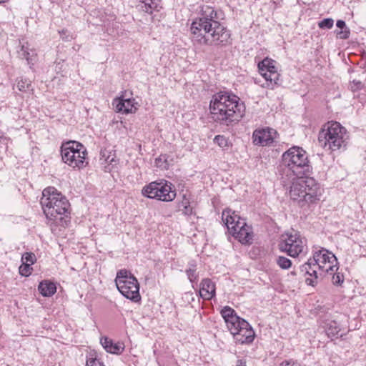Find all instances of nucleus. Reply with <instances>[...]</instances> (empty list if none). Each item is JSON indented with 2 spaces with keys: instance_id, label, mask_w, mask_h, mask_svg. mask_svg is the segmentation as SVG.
Listing matches in <instances>:
<instances>
[{
  "instance_id": "obj_1",
  "label": "nucleus",
  "mask_w": 366,
  "mask_h": 366,
  "mask_svg": "<svg viewBox=\"0 0 366 366\" xmlns=\"http://www.w3.org/2000/svg\"><path fill=\"white\" fill-rule=\"evenodd\" d=\"M220 10L203 6L200 16L192 21L190 27L194 44L223 46L231 43V33L219 21L223 19Z\"/></svg>"
},
{
  "instance_id": "obj_2",
  "label": "nucleus",
  "mask_w": 366,
  "mask_h": 366,
  "mask_svg": "<svg viewBox=\"0 0 366 366\" xmlns=\"http://www.w3.org/2000/svg\"><path fill=\"white\" fill-rule=\"evenodd\" d=\"M212 119L220 124L229 126L239 122L245 114V105L232 92L214 94L209 103Z\"/></svg>"
},
{
  "instance_id": "obj_3",
  "label": "nucleus",
  "mask_w": 366,
  "mask_h": 366,
  "mask_svg": "<svg viewBox=\"0 0 366 366\" xmlns=\"http://www.w3.org/2000/svg\"><path fill=\"white\" fill-rule=\"evenodd\" d=\"M40 203L47 219L64 227L69 224L70 204L56 188H45L42 192Z\"/></svg>"
},
{
  "instance_id": "obj_4",
  "label": "nucleus",
  "mask_w": 366,
  "mask_h": 366,
  "mask_svg": "<svg viewBox=\"0 0 366 366\" xmlns=\"http://www.w3.org/2000/svg\"><path fill=\"white\" fill-rule=\"evenodd\" d=\"M290 189V198L299 202L314 203L320 199L321 189L317 181L306 176H295Z\"/></svg>"
},
{
  "instance_id": "obj_5",
  "label": "nucleus",
  "mask_w": 366,
  "mask_h": 366,
  "mask_svg": "<svg viewBox=\"0 0 366 366\" xmlns=\"http://www.w3.org/2000/svg\"><path fill=\"white\" fill-rule=\"evenodd\" d=\"M348 139L347 129L337 122H328L318 134L320 146L332 152L345 149Z\"/></svg>"
},
{
  "instance_id": "obj_6",
  "label": "nucleus",
  "mask_w": 366,
  "mask_h": 366,
  "mask_svg": "<svg viewBox=\"0 0 366 366\" xmlns=\"http://www.w3.org/2000/svg\"><path fill=\"white\" fill-rule=\"evenodd\" d=\"M282 163L295 176L309 175L312 169L306 151L297 146L290 148L283 153Z\"/></svg>"
},
{
  "instance_id": "obj_7",
  "label": "nucleus",
  "mask_w": 366,
  "mask_h": 366,
  "mask_svg": "<svg viewBox=\"0 0 366 366\" xmlns=\"http://www.w3.org/2000/svg\"><path fill=\"white\" fill-rule=\"evenodd\" d=\"M61 159L73 169H82L88 164L86 148L80 142L67 141L60 147Z\"/></svg>"
},
{
  "instance_id": "obj_8",
  "label": "nucleus",
  "mask_w": 366,
  "mask_h": 366,
  "mask_svg": "<svg viewBox=\"0 0 366 366\" xmlns=\"http://www.w3.org/2000/svg\"><path fill=\"white\" fill-rule=\"evenodd\" d=\"M279 247L282 252L287 253L292 257H296L305 252L306 239L300 235V232L292 230L281 236Z\"/></svg>"
},
{
  "instance_id": "obj_9",
  "label": "nucleus",
  "mask_w": 366,
  "mask_h": 366,
  "mask_svg": "<svg viewBox=\"0 0 366 366\" xmlns=\"http://www.w3.org/2000/svg\"><path fill=\"white\" fill-rule=\"evenodd\" d=\"M142 193L144 197L163 202H171L176 197L172 184L167 181L152 182L142 188Z\"/></svg>"
},
{
  "instance_id": "obj_10",
  "label": "nucleus",
  "mask_w": 366,
  "mask_h": 366,
  "mask_svg": "<svg viewBox=\"0 0 366 366\" xmlns=\"http://www.w3.org/2000/svg\"><path fill=\"white\" fill-rule=\"evenodd\" d=\"M312 261L319 267L320 275L332 274L338 270V262L336 256L323 247H315L312 252Z\"/></svg>"
},
{
  "instance_id": "obj_11",
  "label": "nucleus",
  "mask_w": 366,
  "mask_h": 366,
  "mask_svg": "<svg viewBox=\"0 0 366 366\" xmlns=\"http://www.w3.org/2000/svg\"><path fill=\"white\" fill-rule=\"evenodd\" d=\"M220 313L232 335L237 333L242 327H248V322L239 317L229 306L224 307Z\"/></svg>"
},
{
  "instance_id": "obj_12",
  "label": "nucleus",
  "mask_w": 366,
  "mask_h": 366,
  "mask_svg": "<svg viewBox=\"0 0 366 366\" xmlns=\"http://www.w3.org/2000/svg\"><path fill=\"white\" fill-rule=\"evenodd\" d=\"M131 280V278H129ZM119 292L126 298L134 302L141 300L139 294V284L137 278H132V280H125L124 282L117 285Z\"/></svg>"
},
{
  "instance_id": "obj_13",
  "label": "nucleus",
  "mask_w": 366,
  "mask_h": 366,
  "mask_svg": "<svg viewBox=\"0 0 366 366\" xmlns=\"http://www.w3.org/2000/svg\"><path fill=\"white\" fill-rule=\"evenodd\" d=\"M277 132L272 128H262L255 129L252 134L253 143L255 145L268 146L273 143Z\"/></svg>"
},
{
  "instance_id": "obj_14",
  "label": "nucleus",
  "mask_w": 366,
  "mask_h": 366,
  "mask_svg": "<svg viewBox=\"0 0 366 366\" xmlns=\"http://www.w3.org/2000/svg\"><path fill=\"white\" fill-rule=\"evenodd\" d=\"M300 269L302 274L310 276L305 278L307 285L315 286L317 284L319 267L312 261V258H310L307 262L301 265Z\"/></svg>"
},
{
  "instance_id": "obj_15",
  "label": "nucleus",
  "mask_w": 366,
  "mask_h": 366,
  "mask_svg": "<svg viewBox=\"0 0 366 366\" xmlns=\"http://www.w3.org/2000/svg\"><path fill=\"white\" fill-rule=\"evenodd\" d=\"M241 230L235 232L233 227L229 228V234H231L235 239L238 240L242 244H250L253 241V230L251 226L241 225Z\"/></svg>"
},
{
  "instance_id": "obj_16",
  "label": "nucleus",
  "mask_w": 366,
  "mask_h": 366,
  "mask_svg": "<svg viewBox=\"0 0 366 366\" xmlns=\"http://www.w3.org/2000/svg\"><path fill=\"white\" fill-rule=\"evenodd\" d=\"M233 335L236 342L240 344H249L253 342L255 333L252 326L248 323V327H242Z\"/></svg>"
},
{
  "instance_id": "obj_17",
  "label": "nucleus",
  "mask_w": 366,
  "mask_h": 366,
  "mask_svg": "<svg viewBox=\"0 0 366 366\" xmlns=\"http://www.w3.org/2000/svg\"><path fill=\"white\" fill-rule=\"evenodd\" d=\"M320 326L324 330L327 337L331 339L337 338L339 336H342L340 335V325L335 320L326 318L321 320Z\"/></svg>"
},
{
  "instance_id": "obj_18",
  "label": "nucleus",
  "mask_w": 366,
  "mask_h": 366,
  "mask_svg": "<svg viewBox=\"0 0 366 366\" xmlns=\"http://www.w3.org/2000/svg\"><path fill=\"white\" fill-rule=\"evenodd\" d=\"M200 297L206 300H212L216 295L215 284L209 278H204L200 283Z\"/></svg>"
},
{
  "instance_id": "obj_19",
  "label": "nucleus",
  "mask_w": 366,
  "mask_h": 366,
  "mask_svg": "<svg viewBox=\"0 0 366 366\" xmlns=\"http://www.w3.org/2000/svg\"><path fill=\"white\" fill-rule=\"evenodd\" d=\"M134 102V99L119 97L114 100L113 105L115 107L116 112L129 114L132 113L133 110L136 109Z\"/></svg>"
},
{
  "instance_id": "obj_20",
  "label": "nucleus",
  "mask_w": 366,
  "mask_h": 366,
  "mask_svg": "<svg viewBox=\"0 0 366 366\" xmlns=\"http://www.w3.org/2000/svg\"><path fill=\"white\" fill-rule=\"evenodd\" d=\"M100 342L104 350L112 354L119 355L124 350L123 343L114 342L112 340L107 337H102Z\"/></svg>"
},
{
  "instance_id": "obj_21",
  "label": "nucleus",
  "mask_w": 366,
  "mask_h": 366,
  "mask_svg": "<svg viewBox=\"0 0 366 366\" xmlns=\"http://www.w3.org/2000/svg\"><path fill=\"white\" fill-rule=\"evenodd\" d=\"M137 8L139 11L152 14L154 11H159L162 8L160 0H139Z\"/></svg>"
},
{
  "instance_id": "obj_22",
  "label": "nucleus",
  "mask_w": 366,
  "mask_h": 366,
  "mask_svg": "<svg viewBox=\"0 0 366 366\" xmlns=\"http://www.w3.org/2000/svg\"><path fill=\"white\" fill-rule=\"evenodd\" d=\"M241 218L234 211L230 209H224L222 213V219L224 225L227 227L228 232L229 233V228L231 227H235L237 222H239Z\"/></svg>"
},
{
  "instance_id": "obj_23",
  "label": "nucleus",
  "mask_w": 366,
  "mask_h": 366,
  "mask_svg": "<svg viewBox=\"0 0 366 366\" xmlns=\"http://www.w3.org/2000/svg\"><path fill=\"white\" fill-rule=\"evenodd\" d=\"M267 86L274 89V86L280 84V74L277 72L275 61L273 60V64L270 65L267 75Z\"/></svg>"
},
{
  "instance_id": "obj_24",
  "label": "nucleus",
  "mask_w": 366,
  "mask_h": 366,
  "mask_svg": "<svg viewBox=\"0 0 366 366\" xmlns=\"http://www.w3.org/2000/svg\"><path fill=\"white\" fill-rule=\"evenodd\" d=\"M20 59H26L27 64L31 67L36 61V53L35 50L29 49L27 46L22 45L20 51H18Z\"/></svg>"
},
{
  "instance_id": "obj_25",
  "label": "nucleus",
  "mask_w": 366,
  "mask_h": 366,
  "mask_svg": "<svg viewBox=\"0 0 366 366\" xmlns=\"http://www.w3.org/2000/svg\"><path fill=\"white\" fill-rule=\"evenodd\" d=\"M38 290L42 296L51 297L56 292V287L54 283L44 280L39 283Z\"/></svg>"
},
{
  "instance_id": "obj_26",
  "label": "nucleus",
  "mask_w": 366,
  "mask_h": 366,
  "mask_svg": "<svg viewBox=\"0 0 366 366\" xmlns=\"http://www.w3.org/2000/svg\"><path fill=\"white\" fill-rule=\"evenodd\" d=\"M177 211L181 212L185 216L193 214V208L190 206L189 200L184 196L182 202L178 203Z\"/></svg>"
},
{
  "instance_id": "obj_27",
  "label": "nucleus",
  "mask_w": 366,
  "mask_h": 366,
  "mask_svg": "<svg viewBox=\"0 0 366 366\" xmlns=\"http://www.w3.org/2000/svg\"><path fill=\"white\" fill-rule=\"evenodd\" d=\"M100 161L102 162V164H107V166H105V171H109L111 170V168L109 167L110 165L112 164L114 162H116L114 159V154H108V152L106 150H101L100 152Z\"/></svg>"
},
{
  "instance_id": "obj_28",
  "label": "nucleus",
  "mask_w": 366,
  "mask_h": 366,
  "mask_svg": "<svg viewBox=\"0 0 366 366\" xmlns=\"http://www.w3.org/2000/svg\"><path fill=\"white\" fill-rule=\"evenodd\" d=\"M196 263L194 261L189 262V268L186 269V274L191 283H196L199 277L198 274L196 272Z\"/></svg>"
},
{
  "instance_id": "obj_29",
  "label": "nucleus",
  "mask_w": 366,
  "mask_h": 366,
  "mask_svg": "<svg viewBox=\"0 0 366 366\" xmlns=\"http://www.w3.org/2000/svg\"><path fill=\"white\" fill-rule=\"evenodd\" d=\"M273 64V60L269 58L264 59L258 64V69L259 74L266 79L269 66Z\"/></svg>"
},
{
  "instance_id": "obj_30",
  "label": "nucleus",
  "mask_w": 366,
  "mask_h": 366,
  "mask_svg": "<svg viewBox=\"0 0 366 366\" xmlns=\"http://www.w3.org/2000/svg\"><path fill=\"white\" fill-rule=\"evenodd\" d=\"M129 278H136L127 269H121L117 273L115 278V284L119 285L124 282L125 280H131Z\"/></svg>"
},
{
  "instance_id": "obj_31",
  "label": "nucleus",
  "mask_w": 366,
  "mask_h": 366,
  "mask_svg": "<svg viewBox=\"0 0 366 366\" xmlns=\"http://www.w3.org/2000/svg\"><path fill=\"white\" fill-rule=\"evenodd\" d=\"M276 262L277 265L283 269H287L292 266L291 260L283 256H279Z\"/></svg>"
},
{
  "instance_id": "obj_32",
  "label": "nucleus",
  "mask_w": 366,
  "mask_h": 366,
  "mask_svg": "<svg viewBox=\"0 0 366 366\" xmlns=\"http://www.w3.org/2000/svg\"><path fill=\"white\" fill-rule=\"evenodd\" d=\"M21 261L23 263H28L29 265H32L36 261V258L34 253L25 252L21 256Z\"/></svg>"
},
{
  "instance_id": "obj_33",
  "label": "nucleus",
  "mask_w": 366,
  "mask_h": 366,
  "mask_svg": "<svg viewBox=\"0 0 366 366\" xmlns=\"http://www.w3.org/2000/svg\"><path fill=\"white\" fill-rule=\"evenodd\" d=\"M31 266V265H29L28 263L22 262V264L19 268V274L24 277L29 276L33 270Z\"/></svg>"
},
{
  "instance_id": "obj_34",
  "label": "nucleus",
  "mask_w": 366,
  "mask_h": 366,
  "mask_svg": "<svg viewBox=\"0 0 366 366\" xmlns=\"http://www.w3.org/2000/svg\"><path fill=\"white\" fill-rule=\"evenodd\" d=\"M331 274H332V280L335 285H340L344 282V275L337 270H335Z\"/></svg>"
},
{
  "instance_id": "obj_35",
  "label": "nucleus",
  "mask_w": 366,
  "mask_h": 366,
  "mask_svg": "<svg viewBox=\"0 0 366 366\" xmlns=\"http://www.w3.org/2000/svg\"><path fill=\"white\" fill-rule=\"evenodd\" d=\"M31 81L26 79H21L17 82V88L21 92H26L29 89Z\"/></svg>"
},
{
  "instance_id": "obj_36",
  "label": "nucleus",
  "mask_w": 366,
  "mask_h": 366,
  "mask_svg": "<svg viewBox=\"0 0 366 366\" xmlns=\"http://www.w3.org/2000/svg\"><path fill=\"white\" fill-rule=\"evenodd\" d=\"M86 366H104L103 362L94 357V354H90L86 360Z\"/></svg>"
},
{
  "instance_id": "obj_37",
  "label": "nucleus",
  "mask_w": 366,
  "mask_h": 366,
  "mask_svg": "<svg viewBox=\"0 0 366 366\" xmlns=\"http://www.w3.org/2000/svg\"><path fill=\"white\" fill-rule=\"evenodd\" d=\"M334 20L332 18H326L318 23L320 29H331L333 26Z\"/></svg>"
},
{
  "instance_id": "obj_38",
  "label": "nucleus",
  "mask_w": 366,
  "mask_h": 366,
  "mask_svg": "<svg viewBox=\"0 0 366 366\" xmlns=\"http://www.w3.org/2000/svg\"><path fill=\"white\" fill-rule=\"evenodd\" d=\"M350 30L348 27L340 29L336 31L337 37L340 39H347L350 37Z\"/></svg>"
},
{
  "instance_id": "obj_39",
  "label": "nucleus",
  "mask_w": 366,
  "mask_h": 366,
  "mask_svg": "<svg viewBox=\"0 0 366 366\" xmlns=\"http://www.w3.org/2000/svg\"><path fill=\"white\" fill-rule=\"evenodd\" d=\"M214 142L222 148L228 145L227 139L222 135H217L214 139Z\"/></svg>"
},
{
  "instance_id": "obj_40",
  "label": "nucleus",
  "mask_w": 366,
  "mask_h": 366,
  "mask_svg": "<svg viewBox=\"0 0 366 366\" xmlns=\"http://www.w3.org/2000/svg\"><path fill=\"white\" fill-rule=\"evenodd\" d=\"M279 366H300V365L292 360L282 362Z\"/></svg>"
},
{
  "instance_id": "obj_41",
  "label": "nucleus",
  "mask_w": 366,
  "mask_h": 366,
  "mask_svg": "<svg viewBox=\"0 0 366 366\" xmlns=\"http://www.w3.org/2000/svg\"><path fill=\"white\" fill-rule=\"evenodd\" d=\"M243 224H244V227H246V226H249L247 224L244 219H240L239 222H237V224H236L235 227H234V229L236 230L235 232H238V230H241L242 229L241 225H243Z\"/></svg>"
},
{
  "instance_id": "obj_42",
  "label": "nucleus",
  "mask_w": 366,
  "mask_h": 366,
  "mask_svg": "<svg viewBox=\"0 0 366 366\" xmlns=\"http://www.w3.org/2000/svg\"><path fill=\"white\" fill-rule=\"evenodd\" d=\"M336 26L337 28H339L340 29L347 27L346 26L345 21L343 20H337V23H336Z\"/></svg>"
},
{
  "instance_id": "obj_43",
  "label": "nucleus",
  "mask_w": 366,
  "mask_h": 366,
  "mask_svg": "<svg viewBox=\"0 0 366 366\" xmlns=\"http://www.w3.org/2000/svg\"><path fill=\"white\" fill-rule=\"evenodd\" d=\"M236 366H247V362L244 359H239L237 361Z\"/></svg>"
},
{
  "instance_id": "obj_44",
  "label": "nucleus",
  "mask_w": 366,
  "mask_h": 366,
  "mask_svg": "<svg viewBox=\"0 0 366 366\" xmlns=\"http://www.w3.org/2000/svg\"><path fill=\"white\" fill-rule=\"evenodd\" d=\"M6 140V138L3 134H0V142Z\"/></svg>"
},
{
  "instance_id": "obj_45",
  "label": "nucleus",
  "mask_w": 366,
  "mask_h": 366,
  "mask_svg": "<svg viewBox=\"0 0 366 366\" xmlns=\"http://www.w3.org/2000/svg\"><path fill=\"white\" fill-rule=\"evenodd\" d=\"M8 0H0V4H2V3H5L6 1H7Z\"/></svg>"
}]
</instances>
